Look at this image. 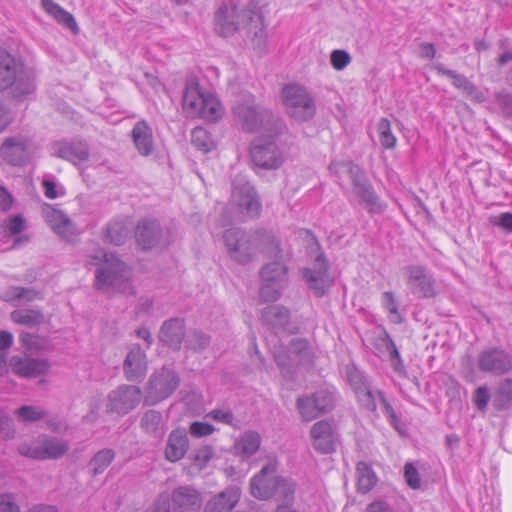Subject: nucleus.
I'll use <instances>...</instances> for the list:
<instances>
[{
  "instance_id": "1",
  "label": "nucleus",
  "mask_w": 512,
  "mask_h": 512,
  "mask_svg": "<svg viewBox=\"0 0 512 512\" xmlns=\"http://www.w3.org/2000/svg\"><path fill=\"white\" fill-rule=\"evenodd\" d=\"M86 265L97 266L94 286L105 293L128 292L131 290L128 266L112 253L102 249L87 255Z\"/></svg>"
},
{
  "instance_id": "2",
  "label": "nucleus",
  "mask_w": 512,
  "mask_h": 512,
  "mask_svg": "<svg viewBox=\"0 0 512 512\" xmlns=\"http://www.w3.org/2000/svg\"><path fill=\"white\" fill-rule=\"evenodd\" d=\"M182 108L187 117H199L209 122L218 121L224 114L220 101L212 93L204 91L195 79L186 82Z\"/></svg>"
},
{
  "instance_id": "3",
  "label": "nucleus",
  "mask_w": 512,
  "mask_h": 512,
  "mask_svg": "<svg viewBox=\"0 0 512 512\" xmlns=\"http://www.w3.org/2000/svg\"><path fill=\"white\" fill-rule=\"evenodd\" d=\"M233 114L248 132L261 131L272 132L274 135H282L286 130L284 121L272 113V111L254 104V102H243L234 106Z\"/></svg>"
},
{
  "instance_id": "4",
  "label": "nucleus",
  "mask_w": 512,
  "mask_h": 512,
  "mask_svg": "<svg viewBox=\"0 0 512 512\" xmlns=\"http://www.w3.org/2000/svg\"><path fill=\"white\" fill-rule=\"evenodd\" d=\"M12 89L14 98H22L34 92V75L10 54H0V91Z\"/></svg>"
},
{
  "instance_id": "5",
  "label": "nucleus",
  "mask_w": 512,
  "mask_h": 512,
  "mask_svg": "<svg viewBox=\"0 0 512 512\" xmlns=\"http://www.w3.org/2000/svg\"><path fill=\"white\" fill-rule=\"evenodd\" d=\"M254 5L238 6L233 1L223 2L214 14V30L221 37H230L244 28L252 13Z\"/></svg>"
},
{
  "instance_id": "6",
  "label": "nucleus",
  "mask_w": 512,
  "mask_h": 512,
  "mask_svg": "<svg viewBox=\"0 0 512 512\" xmlns=\"http://www.w3.org/2000/svg\"><path fill=\"white\" fill-rule=\"evenodd\" d=\"M281 95L288 116L295 121L306 122L315 116V99L304 86L287 85L282 89Z\"/></svg>"
},
{
  "instance_id": "7",
  "label": "nucleus",
  "mask_w": 512,
  "mask_h": 512,
  "mask_svg": "<svg viewBox=\"0 0 512 512\" xmlns=\"http://www.w3.org/2000/svg\"><path fill=\"white\" fill-rule=\"evenodd\" d=\"M329 170L336 175L347 173L352 181L353 193L366 203L370 212L382 211L383 207L379 203L377 195L358 165L352 162H332L329 165Z\"/></svg>"
},
{
  "instance_id": "8",
  "label": "nucleus",
  "mask_w": 512,
  "mask_h": 512,
  "mask_svg": "<svg viewBox=\"0 0 512 512\" xmlns=\"http://www.w3.org/2000/svg\"><path fill=\"white\" fill-rule=\"evenodd\" d=\"M275 260L263 266L260 272L261 287L260 299L264 302H274L281 294V290L287 281V267L281 261L278 243L275 244Z\"/></svg>"
},
{
  "instance_id": "9",
  "label": "nucleus",
  "mask_w": 512,
  "mask_h": 512,
  "mask_svg": "<svg viewBox=\"0 0 512 512\" xmlns=\"http://www.w3.org/2000/svg\"><path fill=\"white\" fill-rule=\"evenodd\" d=\"M171 501L167 494H161L144 512H198L201 507L199 493L187 486L175 489Z\"/></svg>"
},
{
  "instance_id": "10",
  "label": "nucleus",
  "mask_w": 512,
  "mask_h": 512,
  "mask_svg": "<svg viewBox=\"0 0 512 512\" xmlns=\"http://www.w3.org/2000/svg\"><path fill=\"white\" fill-rule=\"evenodd\" d=\"M259 236L239 228H231L224 232L223 241L229 257L240 263L250 262L258 250Z\"/></svg>"
},
{
  "instance_id": "11",
  "label": "nucleus",
  "mask_w": 512,
  "mask_h": 512,
  "mask_svg": "<svg viewBox=\"0 0 512 512\" xmlns=\"http://www.w3.org/2000/svg\"><path fill=\"white\" fill-rule=\"evenodd\" d=\"M272 132L262 133L250 146V156L255 166L265 170L278 169L284 161L283 153Z\"/></svg>"
},
{
  "instance_id": "12",
  "label": "nucleus",
  "mask_w": 512,
  "mask_h": 512,
  "mask_svg": "<svg viewBox=\"0 0 512 512\" xmlns=\"http://www.w3.org/2000/svg\"><path fill=\"white\" fill-rule=\"evenodd\" d=\"M69 448V443L64 439L41 435L31 442L19 444L17 451L25 457L46 460L61 458Z\"/></svg>"
},
{
  "instance_id": "13",
  "label": "nucleus",
  "mask_w": 512,
  "mask_h": 512,
  "mask_svg": "<svg viewBox=\"0 0 512 512\" xmlns=\"http://www.w3.org/2000/svg\"><path fill=\"white\" fill-rule=\"evenodd\" d=\"M179 384L180 378L173 369L169 367L161 368L149 378L144 403L155 405L167 399L178 388Z\"/></svg>"
},
{
  "instance_id": "14",
  "label": "nucleus",
  "mask_w": 512,
  "mask_h": 512,
  "mask_svg": "<svg viewBox=\"0 0 512 512\" xmlns=\"http://www.w3.org/2000/svg\"><path fill=\"white\" fill-rule=\"evenodd\" d=\"M406 285L418 298H433L437 295V284L433 274L423 265H407L402 268Z\"/></svg>"
},
{
  "instance_id": "15",
  "label": "nucleus",
  "mask_w": 512,
  "mask_h": 512,
  "mask_svg": "<svg viewBox=\"0 0 512 512\" xmlns=\"http://www.w3.org/2000/svg\"><path fill=\"white\" fill-rule=\"evenodd\" d=\"M142 391L138 386L122 384L107 395L106 409L110 413L126 415L141 402Z\"/></svg>"
},
{
  "instance_id": "16",
  "label": "nucleus",
  "mask_w": 512,
  "mask_h": 512,
  "mask_svg": "<svg viewBox=\"0 0 512 512\" xmlns=\"http://www.w3.org/2000/svg\"><path fill=\"white\" fill-rule=\"evenodd\" d=\"M279 462L277 457L270 455L267 457L261 470L250 480V492L253 497L260 500H267L273 497V486L279 479L277 474Z\"/></svg>"
},
{
  "instance_id": "17",
  "label": "nucleus",
  "mask_w": 512,
  "mask_h": 512,
  "mask_svg": "<svg viewBox=\"0 0 512 512\" xmlns=\"http://www.w3.org/2000/svg\"><path fill=\"white\" fill-rule=\"evenodd\" d=\"M477 368L495 376L506 374L512 369V356L503 348H485L477 355Z\"/></svg>"
},
{
  "instance_id": "18",
  "label": "nucleus",
  "mask_w": 512,
  "mask_h": 512,
  "mask_svg": "<svg viewBox=\"0 0 512 512\" xmlns=\"http://www.w3.org/2000/svg\"><path fill=\"white\" fill-rule=\"evenodd\" d=\"M232 202L239 212L247 217L259 216L261 203L253 186L244 179H234L232 182Z\"/></svg>"
},
{
  "instance_id": "19",
  "label": "nucleus",
  "mask_w": 512,
  "mask_h": 512,
  "mask_svg": "<svg viewBox=\"0 0 512 512\" xmlns=\"http://www.w3.org/2000/svg\"><path fill=\"white\" fill-rule=\"evenodd\" d=\"M32 153L31 140L21 134L7 137L0 147L2 159L13 166L24 165L30 159Z\"/></svg>"
},
{
  "instance_id": "20",
  "label": "nucleus",
  "mask_w": 512,
  "mask_h": 512,
  "mask_svg": "<svg viewBox=\"0 0 512 512\" xmlns=\"http://www.w3.org/2000/svg\"><path fill=\"white\" fill-rule=\"evenodd\" d=\"M135 239L143 250L169 243L159 222L151 218H144L138 222L135 228Z\"/></svg>"
},
{
  "instance_id": "21",
  "label": "nucleus",
  "mask_w": 512,
  "mask_h": 512,
  "mask_svg": "<svg viewBox=\"0 0 512 512\" xmlns=\"http://www.w3.org/2000/svg\"><path fill=\"white\" fill-rule=\"evenodd\" d=\"M304 277L316 297H322L333 284L328 275V266L321 256L316 258L313 268L304 270Z\"/></svg>"
},
{
  "instance_id": "22",
  "label": "nucleus",
  "mask_w": 512,
  "mask_h": 512,
  "mask_svg": "<svg viewBox=\"0 0 512 512\" xmlns=\"http://www.w3.org/2000/svg\"><path fill=\"white\" fill-rule=\"evenodd\" d=\"M148 371V362L145 352L139 345L129 350L123 362V373L130 382H141Z\"/></svg>"
},
{
  "instance_id": "23",
  "label": "nucleus",
  "mask_w": 512,
  "mask_h": 512,
  "mask_svg": "<svg viewBox=\"0 0 512 512\" xmlns=\"http://www.w3.org/2000/svg\"><path fill=\"white\" fill-rule=\"evenodd\" d=\"M266 27L263 14L256 8L244 28L246 29L248 41L258 54H262L267 50L268 34Z\"/></svg>"
},
{
  "instance_id": "24",
  "label": "nucleus",
  "mask_w": 512,
  "mask_h": 512,
  "mask_svg": "<svg viewBox=\"0 0 512 512\" xmlns=\"http://www.w3.org/2000/svg\"><path fill=\"white\" fill-rule=\"evenodd\" d=\"M9 367L20 377L36 378L44 375L48 371L49 364L46 360L42 359L13 356L9 360Z\"/></svg>"
},
{
  "instance_id": "25",
  "label": "nucleus",
  "mask_w": 512,
  "mask_h": 512,
  "mask_svg": "<svg viewBox=\"0 0 512 512\" xmlns=\"http://www.w3.org/2000/svg\"><path fill=\"white\" fill-rule=\"evenodd\" d=\"M315 450L328 454L335 450V435L332 424L326 420L316 422L310 430Z\"/></svg>"
},
{
  "instance_id": "26",
  "label": "nucleus",
  "mask_w": 512,
  "mask_h": 512,
  "mask_svg": "<svg viewBox=\"0 0 512 512\" xmlns=\"http://www.w3.org/2000/svg\"><path fill=\"white\" fill-rule=\"evenodd\" d=\"M43 216L50 228L61 238L67 239L74 234V224L63 211L47 204L43 207Z\"/></svg>"
},
{
  "instance_id": "27",
  "label": "nucleus",
  "mask_w": 512,
  "mask_h": 512,
  "mask_svg": "<svg viewBox=\"0 0 512 512\" xmlns=\"http://www.w3.org/2000/svg\"><path fill=\"white\" fill-rule=\"evenodd\" d=\"M241 498L238 486H229L207 501L203 512H230Z\"/></svg>"
},
{
  "instance_id": "28",
  "label": "nucleus",
  "mask_w": 512,
  "mask_h": 512,
  "mask_svg": "<svg viewBox=\"0 0 512 512\" xmlns=\"http://www.w3.org/2000/svg\"><path fill=\"white\" fill-rule=\"evenodd\" d=\"M185 336V324L182 319L171 318L166 320L159 331V340L166 346L179 350Z\"/></svg>"
},
{
  "instance_id": "29",
  "label": "nucleus",
  "mask_w": 512,
  "mask_h": 512,
  "mask_svg": "<svg viewBox=\"0 0 512 512\" xmlns=\"http://www.w3.org/2000/svg\"><path fill=\"white\" fill-rule=\"evenodd\" d=\"M189 449V439L184 429H175L167 438L164 455L169 462H177L183 459Z\"/></svg>"
},
{
  "instance_id": "30",
  "label": "nucleus",
  "mask_w": 512,
  "mask_h": 512,
  "mask_svg": "<svg viewBox=\"0 0 512 512\" xmlns=\"http://www.w3.org/2000/svg\"><path fill=\"white\" fill-rule=\"evenodd\" d=\"M54 154L74 164L84 162L89 157V149L82 141H58L53 144Z\"/></svg>"
},
{
  "instance_id": "31",
  "label": "nucleus",
  "mask_w": 512,
  "mask_h": 512,
  "mask_svg": "<svg viewBox=\"0 0 512 512\" xmlns=\"http://www.w3.org/2000/svg\"><path fill=\"white\" fill-rule=\"evenodd\" d=\"M434 69L438 74L447 76L452 79V84L463 91V93L472 100L482 101L483 94L478 88L470 82L464 75L458 74L457 72L446 69L442 64H436Z\"/></svg>"
},
{
  "instance_id": "32",
  "label": "nucleus",
  "mask_w": 512,
  "mask_h": 512,
  "mask_svg": "<svg viewBox=\"0 0 512 512\" xmlns=\"http://www.w3.org/2000/svg\"><path fill=\"white\" fill-rule=\"evenodd\" d=\"M132 140L135 148L142 156L153 152L154 143L152 130L145 121L137 122L132 129Z\"/></svg>"
},
{
  "instance_id": "33",
  "label": "nucleus",
  "mask_w": 512,
  "mask_h": 512,
  "mask_svg": "<svg viewBox=\"0 0 512 512\" xmlns=\"http://www.w3.org/2000/svg\"><path fill=\"white\" fill-rule=\"evenodd\" d=\"M261 436L258 432L248 430L242 433L234 443V452L236 455L246 459L254 455L261 446Z\"/></svg>"
},
{
  "instance_id": "34",
  "label": "nucleus",
  "mask_w": 512,
  "mask_h": 512,
  "mask_svg": "<svg viewBox=\"0 0 512 512\" xmlns=\"http://www.w3.org/2000/svg\"><path fill=\"white\" fill-rule=\"evenodd\" d=\"M140 427L145 433L155 439H161L166 432L162 414L152 409L143 413Z\"/></svg>"
},
{
  "instance_id": "35",
  "label": "nucleus",
  "mask_w": 512,
  "mask_h": 512,
  "mask_svg": "<svg viewBox=\"0 0 512 512\" xmlns=\"http://www.w3.org/2000/svg\"><path fill=\"white\" fill-rule=\"evenodd\" d=\"M42 7L49 15H51L53 18H55V20H57L65 27L74 32L78 30V26L74 17L54 1L42 0Z\"/></svg>"
},
{
  "instance_id": "36",
  "label": "nucleus",
  "mask_w": 512,
  "mask_h": 512,
  "mask_svg": "<svg viewBox=\"0 0 512 512\" xmlns=\"http://www.w3.org/2000/svg\"><path fill=\"white\" fill-rule=\"evenodd\" d=\"M129 232L130 229L126 220H114L106 228L105 239L111 244L122 245L128 239Z\"/></svg>"
},
{
  "instance_id": "37",
  "label": "nucleus",
  "mask_w": 512,
  "mask_h": 512,
  "mask_svg": "<svg viewBox=\"0 0 512 512\" xmlns=\"http://www.w3.org/2000/svg\"><path fill=\"white\" fill-rule=\"evenodd\" d=\"M273 497L285 504H291L294 501L296 484L289 478L280 476L273 486Z\"/></svg>"
},
{
  "instance_id": "38",
  "label": "nucleus",
  "mask_w": 512,
  "mask_h": 512,
  "mask_svg": "<svg viewBox=\"0 0 512 512\" xmlns=\"http://www.w3.org/2000/svg\"><path fill=\"white\" fill-rule=\"evenodd\" d=\"M262 319L274 328H284L289 322V311L282 306H270L263 311Z\"/></svg>"
},
{
  "instance_id": "39",
  "label": "nucleus",
  "mask_w": 512,
  "mask_h": 512,
  "mask_svg": "<svg viewBox=\"0 0 512 512\" xmlns=\"http://www.w3.org/2000/svg\"><path fill=\"white\" fill-rule=\"evenodd\" d=\"M115 454L111 449L98 451L90 460L88 467L93 476L102 474L112 463Z\"/></svg>"
},
{
  "instance_id": "40",
  "label": "nucleus",
  "mask_w": 512,
  "mask_h": 512,
  "mask_svg": "<svg viewBox=\"0 0 512 512\" xmlns=\"http://www.w3.org/2000/svg\"><path fill=\"white\" fill-rule=\"evenodd\" d=\"M358 490L366 493L372 489L376 483V476L368 464L359 462L356 467Z\"/></svg>"
},
{
  "instance_id": "41",
  "label": "nucleus",
  "mask_w": 512,
  "mask_h": 512,
  "mask_svg": "<svg viewBox=\"0 0 512 512\" xmlns=\"http://www.w3.org/2000/svg\"><path fill=\"white\" fill-rule=\"evenodd\" d=\"M297 409L304 421H312L318 418L323 412L314 404L310 396L299 397L296 402Z\"/></svg>"
},
{
  "instance_id": "42",
  "label": "nucleus",
  "mask_w": 512,
  "mask_h": 512,
  "mask_svg": "<svg viewBox=\"0 0 512 512\" xmlns=\"http://www.w3.org/2000/svg\"><path fill=\"white\" fill-rule=\"evenodd\" d=\"M314 404L324 413L331 411L336 403V394L334 389H320L310 395Z\"/></svg>"
},
{
  "instance_id": "43",
  "label": "nucleus",
  "mask_w": 512,
  "mask_h": 512,
  "mask_svg": "<svg viewBox=\"0 0 512 512\" xmlns=\"http://www.w3.org/2000/svg\"><path fill=\"white\" fill-rule=\"evenodd\" d=\"M11 319L18 324L37 326L43 322L44 316L38 310H16L11 313Z\"/></svg>"
},
{
  "instance_id": "44",
  "label": "nucleus",
  "mask_w": 512,
  "mask_h": 512,
  "mask_svg": "<svg viewBox=\"0 0 512 512\" xmlns=\"http://www.w3.org/2000/svg\"><path fill=\"white\" fill-rule=\"evenodd\" d=\"M17 419L22 423L36 422L44 419L47 412L37 406L23 405L14 412Z\"/></svg>"
},
{
  "instance_id": "45",
  "label": "nucleus",
  "mask_w": 512,
  "mask_h": 512,
  "mask_svg": "<svg viewBox=\"0 0 512 512\" xmlns=\"http://www.w3.org/2000/svg\"><path fill=\"white\" fill-rule=\"evenodd\" d=\"M191 143L195 148L204 153L209 152L213 148V141L209 132L202 127H196L192 130Z\"/></svg>"
},
{
  "instance_id": "46",
  "label": "nucleus",
  "mask_w": 512,
  "mask_h": 512,
  "mask_svg": "<svg viewBox=\"0 0 512 512\" xmlns=\"http://www.w3.org/2000/svg\"><path fill=\"white\" fill-rule=\"evenodd\" d=\"M494 403L499 409L506 408L512 403V379L506 378L500 382Z\"/></svg>"
},
{
  "instance_id": "47",
  "label": "nucleus",
  "mask_w": 512,
  "mask_h": 512,
  "mask_svg": "<svg viewBox=\"0 0 512 512\" xmlns=\"http://www.w3.org/2000/svg\"><path fill=\"white\" fill-rule=\"evenodd\" d=\"M379 140L385 149H391L396 144V137L391 131V124L387 118H381L378 122Z\"/></svg>"
},
{
  "instance_id": "48",
  "label": "nucleus",
  "mask_w": 512,
  "mask_h": 512,
  "mask_svg": "<svg viewBox=\"0 0 512 512\" xmlns=\"http://www.w3.org/2000/svg\"><path fill=\"white\" fill-rule=\"evenodd\" d=\"M382 306L389 312L390 319L394 323H401L403 318L398 310V302L391 291L382 294Z\"/></svg>"
},
{
  "instance_id": "49",
  "label": "nucleus",
  "mask_w": 512,
  "mask_h": 512,
  "mask_svg": "<svg viewBox=\"0 0 512 512\" xmlns=\"http://www.w3.org/2000/svg\"><path fill=\"white\" fill-rule=\"evenodd\" d=\"M210 344V337L201 331H193L188 336L187 346L194 351H202Z\"/></svg>"
},
{
  "instance_id": "50",
  "label": "nucleus",
  "mask_w": 512,
  "mask_h": 512,
  "mask_svg": "<svg viewBox=\"0 0 512 512\" xmlns=\"http://www.w3.org/2000/svg\"><path fill=\"white\" fill-rule=\"evenodd\" d=\"M356 395L357 398L366 410L375 411L377 408L375 397L372 394V391L367 387L356 386Z\"/></svg>"
},
{
  "instance_id": "51",
  "label": "nucleus",
  "mask_w": 512,
  "mask_h": 512,
  "mask_svg": "<svg viewBox=\"0 0 512 512\" xmlns=\"http://www.w3.org/2000/svg\"><path fill=\"white\" fill-rule=\"evenodd\" d=\"M0 512H21L15 494L10 492L0 493Z\"/></svg>"
},
{
  "instance_id": "52",
  "label": "nucleus",
  "mask_w": 512,
  "mask_h": 512,
  "mask_svg": "<svg viewBox=\"0 0 512 512\" xmlns=\"http://www.w3.org/2000/svg\"><path fill=\"white\" fill-rule=\"evenodd\" d=\"M215 431V428L213 425L206 423V422H200L195 421L190 424L189 427V433L193 437H205L211 435Z\"/></svg>"
},
{
  "instance_id": "53",
  "label": "nucleus",
  "mask_w": 512,
  "mask_h": 512,
  "mask_svg": "<svg viewBox=\"0 0 512 512\" xmlns=\"http://www.w3.org/2000/svg\"><path fill=\"white\" fill-rule=\"evenodd\" d=\"M404 477L408 486L412 489L421 487L419 473L412 463H406L404 467Z\"/></svg>"
},
{
  "instance_id": "54",
  "label": "nucleus",
  "mask_w": 512,
  "mask_h": 512,
  "mask_svg": "<svg viewBox=\"0 0 512 512\" xmlns=\"http://www.w3.org/2000/svg\"><path fill=\"white\" fill-rule=\"evenodd\" d=\"M332 66L340 71L343 70L350 62L351 57L345 50H334L330 56Z\"/></svg>"
},
{
  "instance_id": "55",
  "label": "nucleus",
  "mask_w": 512,
  "mask_h": 512,
  "mask_svg": "<svg viewBox=\"0 0 512 512\" xmlns=\"http://www.w3.org/2000/svg\"><path fill=\"white\" fill-rule=\"evenodd\" d=\"M273 356L275 362L282 371L288 368V366L294 360L292 355L288 352V347L286 349L275 347L273 350Z\"/></svg>"
},
{
  "instance_id": "56",
  "label": "nucleus",
  "mask_w": 512,
  "mask_h": 512,
  "mask_svg": "<svg viewBox=\"0 0 512 512\" xmlns=\"http://www.w3.org/2000/svg\"><path fill=\"white\" fill-rule=\"evenodd\" d=\"M214 454L213 448L211 446H202L200 447L195 455H194V463L199 468H203L206 466V464L212 459Z\"/></svg>"
},
{
  "instance_id": "57",
  "label": "nucleus",
  "mask_w": 512,
  "mask_h": 512,
  "mask_svg": "<svg viewBox=\"0 0 512 512\" xmlns=\"http://www.w3.org/2000/svg\"><path fill=\"white\" fill-rule=\"evenodd\" d=\"M386 339V349L389 352L390 360L392 362L394 370L400 371L403 368L400 353L396 347L395 342L388 335L386 336Z\"/></svg>"
},
{
  "instance_id": "58",
  "label": "nucleus",
  "mask_w": 512,
  "mask_h": 512,
  "mask_svg": "<svg viewBox=\"0 0 512 512\" xmlns=\"http://www.w3.org/2000/svg\"><path fill=\"white\" fill-rule=\"evenodd\" d=\"M25 229V221L20 215L11 217L5 226V232L14 236L20 234Z\"/></svg>"
},
{
  "instance_id": "59",
  "label": "nucleus",
  "mask_w": 512,
  "mask_h": 512,
  "mask_svg": "<svg viewBox=\"0 0 512 512\" xmlns=\"http://www.w3.org/2000/svg\"><path fill=\"white\" fill-rule=\"evenodd\" d=\"M308 350V342L304 339H293L288 345V352L292 355L293 359L308 354Z\"/></svg>"
},
{
  "instance_id": "60",
  "label": "nucleus",
  "mask_w": 512,
  "mask_h": 512,
  "mask_svg": "<svg viewBox=\"0 0 512 512\" xmlns=\"http://www.w3.org/2000/svg\"><path fill=\"white\" fill-rule=\"evenodd\" d=\"M207 416L217 422H221L227 425H232L234 420V415L229 409H214L210 411Z\"/></svg>"
},
{
  "instance_id": "61",
  "label": "nucleus",
  "mask_w": 512,
  "mask_h": 512,
  "mask_svg": "<svg viewBox=\"0 0 512 512\" xmlns=\"http://www.w3.org/2000/svg\"><path fill=\"white\" fill-rule=\"evenodd\" d=\"M490 400V393L489 389L486 386H481L476 389L473 401L475 403V406L479 410H484Z\"/></svg>"
},
{
  "instance_id": "62",
  "label": "nucleus",
  "mask_w": 512,
  "mask_h": 512,
  "mask_svg": "<svg viewBox=\"0 0 512 512\" xmlns=\"http://www.w3.org/2000/svg\"><path fill=\"white\" fill-rule=\"evenodd\" d=\"M491 223L501 227L505 231L512 233V213L504 212L491 219Z\"/></svg>"
},
{
  "instance_id": "63",
  "label": "nucleus",
  "mask_w": 512,
  "mask_h": 512,
  "mask_svg": "<svg viewBox=\"0 0 512 512\" xmlns=\"http://www.w3.org/2000/svg\"><path fill=\"white\" fill-rule=\"evenodd\" d=\"M13 344V335L8 331H0V363L5 362L6 349Z\"/></svg>"
},
{
  "instance_id": "64",
  "label": "nucleus",
  "mask_w": 512,
  "mask_h": 512,
  "mask_svg": "<svg viewBox=\"0 0 512 512\" xmlns=\"http://www.w3.org/2000/svg\"><path fill=\"white\" fill-rule=\"evenodd\" d=\"M508 46H509L508 39H501L499 41V47L504 50L503 53L500 54V56L498 57V60H497V62L500 66H504L512 61V50H509Z\"/></svg>"
}]
</instances>
